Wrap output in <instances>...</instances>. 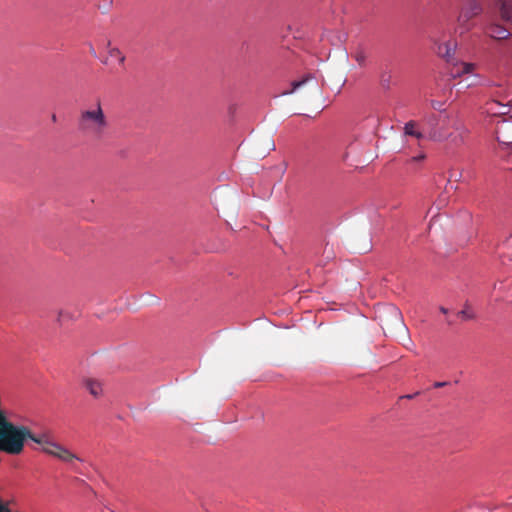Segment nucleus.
Returning <instances> with one entry per match:
<instances>
[{"mask_svg":"<svg viewBox=\"0 0 512 512\" xmlns=\"http://www.w3.org/2000/svg\"><path fill=\"white\" fill-rule=\"evenodd\" d=\"M78 129L84 135L101 139L108 129L109 122L103 111L100 100L90 108L82 109L77 119Z\"/></svg>","mask_w":512,"mask_h":512,"instance_id":"1","label":"nucleus"},{"mask_svg":"<svg viewBox=\"0 0 512 512\" xmlns=\"http://www.w3.org/2000/svg\"><path fill=\"white\" fill-rule=\"evenodd\" d=\"M383 329L391 330L395 327L403 326V319L401 311L393 306L389 305L383 309L378 315Z\"/></svg>","mask_w":512,"mask_h":512,"instance_id":"2","label":"nucleus"},{"mask_svg":"<svg viewBox=\"0 0 512 512\" xmlns=\"http://www.w3.org/2000/svg\"><path fill=\"white\" fill-rule=\"evenodd\" d=\"M482 12V5L479 0H469L467 4L462 8L458 22L461 25H465L469 20L476 17Z\"/></svg>","mask_w":512,"mask_h":512,"instance_id":"3","label":"nucleus"},{"mask_svg":"<svg viewBox=\"0 0 512 512\" xmlns=\"http://www.w3.org/2000/svg\"><path fill=\"white\" fill-rule=\"evenodd\" d=\"M496 138L500 143L512 145V118L497 124Z\"/></svg>","mask_w":512,"mask_h":512,"instance_id":"4","label":"nucleus"},{"mask_svg":"<svg viewBox=\"0 0 512 512\" xmlns=\"http://www.w3.org/2000/svg\"><path fill=\"white\" fill-rule=\"evenodd\" d=\"M434 44L437 46L436 52L441 58L445 59L448 63L454 60V54L457 46L455 41L449 40L440 43L434 40Z\"/></svg>","mask_w":512,"mask_h":512,"instance_id":"5","label":"nucleus"},{"mask_svg":"<svg viewBox=\"0 0 512 512\" xmlns=\"http://www.w3.org/2000/svg\"><path fill=\"white\" fill-rule=\"evenodd\" d=\"M509 107L498 100L492 99L485 104V111L492 116L506 115L509 112Z\"/></svg>","mask_w":512,"mask_h":512,"instance_id":"6","label":"nucleus"},{"mask_svg":"<svg viewBox=\"0 0 512 512\" xmlns=\"http://www.w3.org/2000/svg\"><path fill=\"white\" fill-rule=\"evenodd\" d=\"M487 34L496 40L508 39L511 35L507 28L496 23H492L487 27Z\"/></svg>","mask_w":512,"mask_h":512,"instance_id":"7","label":"nucleus"},{"mask_svg":"<svg viewBox=\"0 0 512 512\" xmlns=\"http://www.w3.org/2000/svg\"><path fill=\"white\" fill-rule=\"evenodd\" d=\"M83 385L92 396L99 397L102 395L103 389L100 381L93 378H86L83 380Z\"/></svg>","mask_w":512,"mask_h":512,"instance_id":"8","label":"nucleus"},{"mask_svg":"<svg viewBox=\"0 0 512 512\" xmlns=\"http://www.w3.org/2000/svg\"><path fill=\"white\" fill-rule=\"evenodd\" d=\"M474 69V65L471 63H459L455 64L451 69V75L453 77H460L463 74H468Z\"/></svg>","mask_w":512,"mask_h":512,"instance_id":"9","label":"nucleus"},{"mask_svg":"<svg viewBox=\"0 0 512 512\" xmlns=\"http://www.w3.org/2000/svg\"><path fill=\"white\" fill-rule=\"evenodd\" d=\"M499 9L500 16L504 21L512 19V0H501Z\"/></svg>","mask_w":512,"mask_h":512,"instance_id":"10","label":"nucleus"},{"mask_svg":"<svg viewBox=\"0 0 512 512\" xmlns=\"http://www.w3.org/2000/svg\"><path fill=\"white\" fill-rule=\"evenodd\" d=\"M456 135H451V141L455 144H460L464 141L465 136L468 134V130L464 126H456L455 127Z\"/></svg>","mask_w":512,"mask_h":512,"instance_id":"11","label":"nucleus"},{"mask_svg":"<svg viewBox=\"0 0 512 512\" xmlns=\"http://www.w3.org/2000/svg\"><path fill=\"white\" fill-rule=\"evenodd\" d=\"M417 123L415 121H409L405 124L404 132L406 135L416 137L417 139L423 138V134L416 130Z\"/></svg>","mask_w":512,"mask_h":512,"instance_id":"12","label":"nucleus"},{"mask_svg":"<svg viewBox=\"0 0 512 512\" xmlns=\"http://www.w3.org/2000/svg\"><path fill=\"white\" fill-rule=\"evenodd\" d=\"M107 49H108V55L110 57L117 59L120 65L124 64L125 56L122 54V52L117 47H112L111 43L108 42Z\"/></svg>","mask_w":512,"mask_h":512,"instance_id":"13","label":"nucleus"},{"mask_svg":"<svg viewBox=\"0 0 512 512\" xmlns=\"http://www.w3.org/2000/svg\"><path fill=\"white\" fill-rule=\"evenodd\" d=\"M312 82L315 83V87H317L315 79L312 76H307V77H305L304 79H302L300 81H294L292 83V90L290 91V93L295 92L296 90H298L302 86L307 85V84L312 83Z\"/></svg>","mask_w":512,"mask_h":512,"instance_id":"14","label":"nucleus"},{"mask_svg":"<svg viewBox=\"0 0 512 512\" xmlns=\"http://www.w3.org/2000/svg\"><path fill=\"white\" fill-rule=\"evenodd\" d=\"M353 58L356 60V62L359 64V66H365L366 64V61H367V54L365 52L364 49L362 48H358L354 53H353Z\"/></svg>","mask_w":512,"mask_h":512,"instance_id":"15","label":"nucleus"},{"mask_svg":"<svg viewBox=\"0 0 512 512\" xmlns=\"http://www.w3.org/2000/svg\"><path fill=\"white\" fill-rule=\"evenodd\" d=\"M390 80H391V75L389 72H382L381 75H380V83L382 85V87L388 89L390 87Z\"/></svg>","mask_w":512,"mask_h":512,"instance_id":"16","label":"nucleus"},{"mask_svg":"<svg viewBox=\"0 0 512 512\" xmlns=\"http://www.w3.org/2000/svg\"><path fill=\"white\" fill-rule=\"evenodd\" d=\"M458 315L462 319H464V320H469V319H473L474 318L473 312L468 307H466L463 310L459 311Z\"/></svg>","mask_w":512,"mask_h":512,"instance_id":"17","label":"nucleus"},{"mask_svg":"<svg viewBox=\"0 0 512 512\" xmlns=\"http://www.w3.org/2000/svg\"><path fill=\"white\" fill-rule=\"evenodd\" d=\"M425 158H426V155L421 153V154H419L417 156H414V157L410 158L408 160V162H410V163H418V162L423 161Z\"/></svg>","mask_w":512,"mask_h":512,"instance_id":"18","label":"nucleus"},{"mask_svg":"<svg viewBox=\"0 0 512 512\" xmlns=\"http://www.w3.org/2000/svg\"><path fill=\"white\" fill-rule=\"evenodd\" d=\"M68 316H69V315H68V313H67V312L60 310V311L58 312L57 321H58L59 323H61V322L63 321V319H64V318H67Z\"/></svg>","mask_w":512,"mask_h":512,"instance_id":"19","label":"nucleus"},{"mask_svg":"<svg viewBox=\"0 0 512 512\" xmlns=\"http://www.w3.org/2000/svg\"><path fill=\"white\" fill-rule=\"evenodd\" d=\"M0 512H11L8 505L6 503H3L1 500H0Z\"/></svg>","mask_w":512,"mask_h":512,"instance_id":"20","label":"nucleus"},{"mask_svg":"<svg viewBox=\"0 0 512 512\" xmlns=\"http://www.w3.org/2000/svg\"><path fill=\"white\" fill-rule=\"evenodd\" d=\"M432 107L435 109V110H441V106L442 104L437 102V101H432Z\"/></svg>","mask_w":512,"mask_h":512,"instance_id":"21","label":"nucleus"},{"mask_svg":"<svg viewBox=\"0 0 512 512\" xmlns=\"http://www.w3.org/2000/svg\"><path fill=\"white\" fill-rule=\"evenodd\" d=\"M447 384H448L447 382H435L434 383V387L435 388H441V387L446 386Z\"/></svg>","mask_w":512,"mask_h":512,"instance_id":"22","label":"nucleus"},{"mask_svg":"<svg viewBox=\"0 0 512 512\" xmlns=\"http://www.w3.org/2000/svg\"><path fill=\"white\" fill-rule=\"evenodd\" d=\"M437 120V117L436 115L432 114L430 117H429V123H431L432 125L436 122Z\"/></svg>","mask_w":512,"mask_h":512,"instance_id":"23","label":"nucleus"},{"mask_svg":"<svg viewBox=\"0 0 512 512\" xmlns=\"http://www.w3.org/2000/svg\"><path fill=\"white\" fill-rule=\"evenodd\" d=\"M440 311L444 314L448 312V310L445 307H440Z\"/></svg>","mask_w":512,"mask_h":512,"instance_id":"24","label":"nucleus"},{"mask_svg":"<svg viewBox=\"0 0 512 512\" xmlns=\"http://www.w3.org/2000/svg\"><path fill=\"white\" fill-rule=\"evenodd\" d=\"M414 397V395H405L403 396V398H408V399H412Z\"/></svg>","mask_w":512,"mask_h":512,"instance_id":"25","label":"nucleus"},{"mask_svg":"<svg viewBox=\"0 0 512 512\" xmlns=\"http://www.w3.org/2000/svg\"><path fill=\"white\" fill-rule=\"evenodd\" d=\"M90 53H91V54H93V55H95V50H94V48H93V47H91V49H90Z\"/></svg>","mask_w":512,"mask_h":512,"instance_id":"26","label":"nucleus"},{"mask_svg":"<svg viewBox=\"0 0 512 512\" xmlns=\"http://www.w3.org/2000/svg\"><path fill=\"white\" fill-rule=\"evenodd\" d=\"M52 121H54V122L56 121V115L55 114L52 115Z\"/></svg>","mask_w":512,"mask_h":512,"instance_id":"27","label":"nucleus"}]
</instances>
